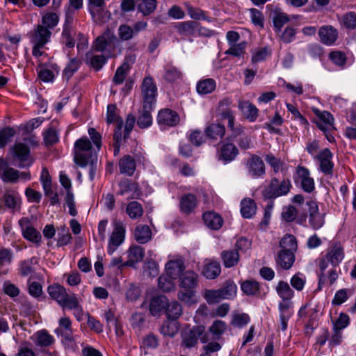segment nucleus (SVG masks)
I'll list each match as a JSON object with an SVG mask.
<instances>
[{
    "mask_svg": "<svg viewBox=\"0 0 356 356\" xmlns=\"http://www.w3.org/2000/svg\"><path fill=\"white\" fill-rule=\"evenodd\" d=\"M175 28L179 35L184 40L192 42L193 38L200 35H210V31L201 27L198 23L194 21H186L178 22Z\"/></svg>",
    "mask_w": 356,
    "mask_h": 356,
    "instance_id": "6",
    "label": "nucleus"
},
{
    "mask_svg": "<svg viewBox=\"0 0 356 356\" xmlns=\"http://www.w3.org/2000/svg\"><path fill=\"white\" fill-rule=\"evenodd\" d=\"M197 204V197L193 194H186L183 195L179 202V208L182 213H190L196 207Z\"/></svg>",
    "mask_w": 356,
    "mask_h": 356,
    "instance_id": "31",
    "label": "nucleus"
},
{
    "mask_svg": "<svg viewBox=\"0 0 356 356\" xmlns=\"http://www.w3.org/2000/svg\"><path fill=\"white\" fill-rule=\"evenodd\" d=\"M292 287L298 291L303 290L306 284V277L301 273H297L292 276L290 280Z\"/></svg>",
    "mask_w": 356,
    "mask_h": 356,
    "instance_id": "62",
    "label": "nucleus"
},
{
    "mask_svg": "<svg viewBox=\"0 0 356 356\" xmlns=\"http://www.w3.org/2000/svg\"><path fill=\"white\" fill-rule=\"evenodd\" d=\"M198 333L194 330L185 331L182 334V346L186 348H192L197 343Z\"/></svg>",
    "mask_w": 356,
    "mask_h": 356,
    "instance_id": "55",
    "label": "nucleus"
},
{
    "mask_svg": "<svg viewBox=\"0 0 356 356\" xmlns=\"http://www.w3.org/2000/svg\"><path fill=\"white\" fill-rule=\"evenodd\" d=\"M216 86V83L213 79H205L200 81L197 83V91L199 94L207 95L212 92Z\"/></svg>",
    "mask_w": 356,
    "mask_h": 356,
    "instance_id": "49",
    "label": "nucleus"
},
{
    "mask_svg": "<svg viewBox=\"0 0 356 356\" xmlns=\"http://www.w3.org/2000/svg\"><path fill=\"white\" fill-rule=\"evenodd\" d=\"M232 103L230 98H224L219 102L218 112L222 119L227 120V127L235 137L242 132V128L241 125L235 126L234 112L229 107Z\"/></svg>",
    "mask_w": 356,
    "mask_h": 356,
    "instance_id": "8",
    "label": "nucleus"
},
{
    "mask_svg": "<svg viewBox=\"0 0 356 356\" xmlns=\"http://www.w3.org/2000/svg\"><path fill=\"white\" fill-rule=\"evenodd\" d=\"M154 108H145V105L143 106L142 111L140 112L137 124L141 129H145L149 127L152 124V117L151 111Z\"/></svg>",
    "mask_w": 356,
    "mask_h": 356,
    "instance_id": "46",
    "label": "nucleus"
},
{
    "mask_svg": "<svg viewBox=\"0 0 356 356\" xmlns=\"http://www.w3.org/2000/svg\"><path fill=\"white\" fill-rule=\"evenodd\" d=\"M22 236L26 240L39 244L41 241L40 233L30 223L27 218H23L19 220Z\"/></svg>",
    "mask_w": 356,
    "mask_h": 356,
    "instance_id": "16",
    "label": "nucleus"
},
{
    "mask_svg": "<svg viewBox=\"0 0 356 356\" xmlns=\"http://www.w3.org/2000/svg\"><path fill=\"white\" fill-rule=\"evenodd\" d=\"M250 321V316L245 313H234L231 324L234 327L241 328L246 325Z\"/></svg>",
    "mask_w": 356,
    "mask_h": 356,
    "instance_id": "61",
    "label": "nucleus"
},
{
    "mask_svg": "<svg viewBox=\"0 0 356 356\" xmlns=\"http://www.w3.org/2000/svg\"><path fill=\"white\" fill-rule=\"evenodd\" d=\"M20 177L19 172L8 165L3 159H0V178L3 182H16Z\"/></svg>",
    "mask_w": 356,
    "mask_h": 356,
    "instance_id": "21",
    "label": "nucleus"
},
{
    "mask_svg": "<svg viewBox=\"0 0 356 356\" xmlns=\"http://www.w3.org/2000/svg\"><path fill=\"white\" fill-rule=\"evenodd\" d=\"M238 108L250 122H254L258 117L259 110L248 101H239Z\"/></svg>",
    "mask_w": 356,
    "mask_h": 356,
    "instance_id": "27",
    "label": "nucleus"
},
{
    "mask_svg": "<svg viewBox=\"0 0 356 356\" xmlns=\"http://www.w3.org/2000/svg\"><path fill=\"white\" fill-rule=\"evenodd\" d=\"M126 213L131 219H137L143 214L142 205L136 202L132 201L127 204L126 207Z\"/></svg>",
    "mask_w": 356,
    "mask_h": 356,
    "instance_id": "53",
    "label": "nucleus"
},
{
    "mask_svg": "<svg viewBox=\"0 0 356 356\" xmlns=\"http://www.w3.org/2000/svg\"><path fill=\"white\" fill-rule=\"evenodd\" d=\"M138 3L137 9L143 16H148L156 10L158 2L156 0H136Z\"/></svg>",
    "mask_w": 356,
    "mask_h": 356,
    "instance_id": "37",
    "label": "nucleus"
},
{
    "mask_svg": "<svg viewBox=\"0 0 356 356\" xmlns=\"http://www.w3.org/2000/svg\"><path fill=\"white\" fill-rule=\"evenodd\" d=\"M238 154V149L234 144L229 142L224 143L220 151V159L225 163L234 161Z\"/></svg>",
    "mask_w": 356,
    "mask_h": 356,
    "instance_id": "24",
    "label": "nucleus"
},
{
    "mask_svg": "<svg viewBox=\"0 0 356 356\" xmlns=\"http://www.w3.org/2000/svg\"><path fill=\"white\" fill-rule=\"evenodd\" d=\"M203 220L205 225L210 229L218 230L223 225L222 217L213 211H207L203 214Z\"/></svg>",
    "mask_w": 356,
    "mask_h": 356,
    "instance_id": "30",
    "label": "nucleus"
},
{
    "mask_svg": "<svg viewBox=\"0 0 356 356\" xmlns=\"http://www.w3.org/2000/svg\"><path fill=\"white\" fill-rule=\"evenodd\" d=\"M134 237L139 243H146L152 238V231L149 226L139 225L135 228Z\"/></svg>",
    "mask_w": 356,
    "mask_h": 356,
    "instance_id": "38",
    "label": "nucleus"
},
{
    "mask_svg": "<svg viewBox=\"0 0 356 356\" xmlns=\"http://www.w3.org/2000/svg\"><path fill=\"white\" fill-rule=\"evenodd\" d=\"M141 89L145 108H154L157 96V88L154 79L151 76L145 77Z\"/></svg>",
    "mask_w": 356,
    "mask_h": 356,
    "instance_id": "9",
    "label": "nucleus"
},
{
    "mask_svg": "<svg viewBox=\"0 0 356 356\" xmlns=\"http://www.w3.org/2000/svg\"><path fill=\"white\" fill-rule=\"evenodd\" d=\"M179 323L175 320L168 319L161 327L160 331L164 336L173 337L179 330Z\"/></svg>",
    "mask_w": 356,
    "mask_h": 356,
    "instance_id": "48",
    "label": "nucleus"
},
{
    "mask_svg": "<svg viewBox=\"0 0 356 356\" xmlns=\"http://www.w3.org/2000/svg\"><path fill=\"white\" fill-rule=\"evenodd\" d=\"M220 257L225 268H232L236 266L240 259L238 252L236 250H224L221 252Z\"/></svg>",
    "mask_w": 356,
    "mask_h": 356,
    "instance_id": "36",
    "label": "nucleus"
},
{
    "mask_svg": "<svg viewBox=\"0 0 356 356\" xmlns=\"http://www.w3.org/2000/svg\"><path fill=\"white\" fill-rule=\"evenodd\" d=\"M165 314L168 319L175 321L182 314V307L177 301L167 303Z\"/></svg>",
    "mask_w": 356,
    "mask_h": 356,
    "instance_id": "50",
    "label": "nucleus"
},
{
    "mask_svg": "<svg viewBox=\"0 0 356 356\" xmlns=\"http://www.w3.org/2000/svg\"><path fill=\"white\" fill-rule=\"evenodd\" d=\"M179 120L177 113L169 108L161 110L157 115V122L161 129L176 126L179 122Z\"/></svg>",
    "mask_w": 356,
    "mask_h": 356,
    "instance_id": "11",
    "label": "nucleus"
},
{
    "mask_svg": "<svg viewBox=\"0 0 356 356\" xmlns=\"http://www.w3.org/2000/svg\"><path fill=\"white\" fill-rule=\"evenodd\" d=\"M295 261L294 253L291 251L281 250L276 258L277 264L283 269L291 268Z\"/></svg>",
    "mask_w": 356,
    "mask_h": 356,
    "instance_id": "34",
    "label": "nucleus"
},
{
    "mask_svg": "<svg viewBox=\"0 0 356 356\" xmlns=\"http://www.w3.org/2000/svg\"><path fill=\"white\" fill-rule=\"evenodd\" d=\"M282 250L294 252L297 248L296 237L291 234L285 235L280 241Z\"/></svg>",
    "mask_w": 356,
    "mask_h": 356,
    "instance_id": "56",
    "label": "nucleus"
},
{
    "mask_svg": "<svg viewBox=\"0 0 356 356\" xmlns=\"http://www.w3.org/2000/svg\"><path fill=\"white\" fill-rule=\"evenodd\" d=\"M33 341L37 346L47 347L53 344L55 341L53 336L49 334L47 330H42L36 332L31 337Z\"/></svg>",
    "mask_w": 356,
    "mask_h": 356,
    "instance_id": "29",
    "label": "nucleus"
},
{
    "mask_svg": "<svg viewBox=\"0 0 356 356\" xmlns=\"http://www.w3.org/2000/svg\"><path fill=\"white\" fill-rule=\"evenodd\" d=\"M136 162L130 155L124 156L119 161V168L122 174L132 176L136 170Z\"/></svg>",
    "mask_w": 356,
    "mask_h": 356,
    "instance_id": "33",
    "label": "nucleus"
},
{
    "mask_svg": "<svg viewBox=\"0 0 356 356\" xmlns=\"http://www.w3.org/2000/svg\"><path fill=\"white\" fill-rule=\"evenodd\" d=\"M221 273L220 263L211 259L204 260L202 274L204 277L209 280H214Z\"/></svg>",
    "mask_w": 356,
    "mask_h": 356,
    "instance_id": "19",
    "label": "nucleus"
},
{
    "mask_svg": "<svg viewBox=\"0 0 356 356\" xmlns=\"http://www.w3.org/2000/svg\"><path fill=\"white\" fill-rule=\"evenodd\" d=\"M223 299H232L236 296L237 286L233 281H227L224 287L220 289Z\"/></svg>",
    "mask_w": 356,
    "mask_h": 356,
    "instance_id": "58",
    "label": "nucleus"
},
{
    "mask_svg": "<svg viewBox=\"0 0 356 356\" xmlns=\"http://www.w3.org/2000/svg\"><path fill=\"white\" fill-rule=\"evenodd\" d=\"M308 206L309 223L314 229H319L325 224V213L319 212L318 204L315 202H310Z\"/></svg>",
    "mask_w": 356,
    "mask_h": 356,
    "instance_id": "17",
    "label": "nucleus"
},
{
    "mask_svg": "<svg viewBox=\"0 0 356 356\" xmlns=\"http://www.w3.org/2000/svg\"><path fill=\"white\" fill-rule=\"evenodd\" d=\"M265 161L272 168L275 173L282 172L285 174L288 170L289 168L286 163L284 160L275 157L271 153L265 156Z\"/></svg>",
    "mask_w": 356,
    "mask_h": 356,
    "instance_id": "28",
    "label": "nucleus"
},
{
    "mask_svg": "<svg viewBox=\"0 0 356 356\" xmlns=\"http://www.w3.org/2000/svg\"><path fill=\"white\" fill-rule=\"evenodd\" d=\"M205 133L211 139H221L225 134V128L222 124L213 123L206 128Z\"/></svg>",
    "mask_w": 356,
    "mask_h": 356,
    "instance_id": "43",
    "label": "nucleus"
},
{
    "mask_svg": "<svg viewBox=\"0 0 356 356\" xmlns=\"http://www.w3.org/2000/svg\"><path fill=\"white\" fill-rule=\"evenodd\" d=\"M296 181L300 182L302 188L307 193H311L315 188L314 179L310 176L309 170L303 166H298L296 168Z\"/></svg>",
    "mask_w": 356,
    "mask_h": 356,
    "instance_id": "15",
    "label": "nucleus"
},
{
    "mask_svg": "<svg viewBox=\"0 0 356 356\" xmlns=\"http://www.w3.org/2000/svg\"><path fill=\"white\" fill-rule=\"evenodd\" d=\"M333 154L327 149L321 150L315 157L319 165V170L325 175H331L333 172L334 163L332 161Z\"/></svg>",
    "mask_w": 356,
    "mask_h": 356,
    "instance_id": "13",
    "label": "nucleus"
},
{
    "mask_svg": "<svg viewBox=\"0 0 356 356\" xmlns=\"http://www.w3.org/2000/svg\"><path fill=\"white\" fill-rule=\"evenodd\" d=\"M163 76L165 81L172 83L181 81L183 74L178 67L170 63H168L163 67Z\"/></svg>",
    "mask_w": 356,
    "mask_h": 356,
    "instance_id": "26",
    "label": "nucleus"
},
{
    "mask_svg": "<svg viewBox=\"0 0 356 356\" xmlns=\"http://www.w3.org/2000/svg\"><path fill=\"white\" fill-rule=\"evenodd\" d=\"M275 289L282 301H291L294 296V291L286 282L280 281Z\"/></svg>",
    "mask_w": 356,
    "mask_h": 356,
    "instance_id": "41",
    "label": "nucleus"
},
{
    "mask_svg": "<svg viewBox=\"0 0 356 356\" xmlns=\"http://www.w3.org/2000/svg\"><path fill=\"white\" fill-rule=\"evenodd\" d=\"M51 35V31L38 24L29 33V37L32 45V54L39 61L40 57L47 56L45 45L50 42Z\"/></svg>",
    "mask_w": 356,
    "mask_h": 356,
    "instance_id": "3",
    "label": "nucleus"
},
{
    "mask_svg": "<svg viewBox=\"0 0 356 356\" xmlns=\"http://www.w3.org/2000/svg\"><path fill=\"white\" fill-rule=\"evenodd\" d=\"M43 138L47 145H51L58 142L59 136L54 128L50 127L44 131Z\"/></svg>",
    "mask_w": 356,
    "mask_h": 356,
    "instance_id": "64",
    "label": "nucleus"
},
{
    "mask_svg": "<svg viewBox=\"0 0 356 356\" xmlns=\"http://www.w3.org/2000/svg\"><path fill=\"white\" fill-rule=\"evenodd\" d=\"M186 291H179L177 293V298L178 299L188 305H191L193 304H195L197 302V300L195 297V289H185Z\"/></svg>",
    "mask_w": 356,
    "mask_h": 356,
    "instance_id": "60",
    "label": "nucleus"
},
{
    "mask_svg": "<svg viewBox=\"0 0 356 356\" xmlns=\"http://www.w3.org/2000/svg\"><path fill=\"white\" fill-rule=\"evenodd\" d=\"M198 284V275L193 270H186L179 277V286L184 289H195Z\"/></svg>",
    "mask_w": 356,
    "mask_h": 356,
    "instance_id": "23",
    "label": "nucleus"
},
{
    "mask_svg": "<svg viewBox=\"0 0 356 356\" xmlns=\"http://www.w3.org/2000/svg\"><path fill=\"white\" fill-rule=\"evenodd\" d=\"M128 260L126 265L134 266L136 264L141 261L144 257V249L138 245L131 246L127 251Z\"/></svg>",
    "mask_w": 356,
    "mask_h": 356,
    "instance_id": "32",
    "label": "nucleus"
},
{
    "mask_svg": "<svg viewBox=\"0 0 356 356\" xmlns=\"http://www.w3.org/2000/svg\"><path fill=\"white\" fill-rule=\"evenodd\" d=\"M58 22L59 17L56 13L52 12H47L42 15L40 23L38 25L43 26L44 29H49V31H51V29L57 26Z\"/></svg>",
    "mask_w": 356,
    "mask_h": 356,
    "instance_id": "40",
    "label": "nucleus"
},
{
    "mask_svg": "<svg viewBox=\"0 0 356 356\" xmlns=\"http://www.w3.org/2000/svg\"><path fill=\"white\" fill-rule=\"evenodd\" d=\"M326 257L333 266H337L344 258L343 250L340 245H335L327 253Z\"/></svg>",
    "mask_w": 356,
    "mask_h": 356,
    "instance_id": "45",
    "label": "nucleus"
},
{
    "mask_svg": "<svg viewBox=\"0 0 356 356\" xmlns=\"http://www.w3.org/2000/svg\"><path fill=\"white\" fill-rule=\"evenodd\" d=\"M292 187L291 181L288 179L279 180L272 178L270 183L264 188L262 195L265 199L273 200L278 197L287 195Z\"/></svg>",
    "mask_w": 356,
    "mask_h": 356,
    "instance_id": "5",
    "label": "nucleus"
},
{
    "mask_svg": "<svg viewBox=\"0 0 356 356\" xmlns=\"http://www.w3.org/2000/svg\"><path fill=\"white\" fill-rule=\"evenodd\" d=\"M113 227V229L108 237L107 246V252L110 255H112L124 243L126 235V228L122 221L114 220Z\"/></svg>",
    "mask_w": 356,
    "mask_h": 356,
    "instance_id": "7",
    "label": "nucleus"
},
{
    "mask_svg": "<svg viewBox=\"0 0 356 356\" xmlns=\"http://www.w3.org/2000/svg\"><path fill=\"white\" fill-rule=\"evenodd\" d=\"M227 325L222 320L214 321L209 328V332L213 336L214 339H218L226 332Z\"/></svg>",
    "mask_w": 356,
    "mask_h": 356,
    "instance_id": "52",
    "label": "nucleus"
},
{
    "mask_svg": "<svg viewBox=\"0 0 356 356\" xmlns=\"http://www.w3.org/2000/svg\"><path fill=\"white\" fill-rule=\"evenodd\" d=\"M129 193H131L132 198L138 197L141 195L138 184L129 179L121 181L119 183L118 194L124 195Z\"/></svg>",
    "mask_w": 356,
    "mask_h": 356,
    "instance_id": "25",
    "label": "nucleus"
},
{
    "mask_svg": "<svg viewBox=\"0 0 356 356\" xmlns=\"http://www.w3.org/2000/svg\"><path fill=\"white\" fill-rule=\"evenodd\" d=\"M314 113L318 117V120L316 124L321 130L325 131L329 127L332 126L334 118L330 113L325 111H321L318 109L314 110Z\"/></svg>",
    "mask_w": 356,
    "mask_h": 356,
    "instance_id": "35",
    "label": "nucleus"
},
{
    "mask_svg": "<svg viewBox=\"0 0 356 356\" xmlns=\"http://www.w3.org/2000/svg\"><path fill=\"white\" fill-rule=\"evenodd\" d=\"M168 299L164 296L154 297L149 303V311L152 315H159L163 309L167 305Z\"/></svg>",
    "mask_w": 356,
    "mask_h": 356,
    "instance_id": "42",
    "label": "nucleus"
},
{
    "mask_svg": "<svg viewBox=\"0 0 356 356\" xmlns=\"http://www.w3.org/2000/svg\"><path fill=\"white\" fill-rule=\"evenodd\" d=\"M257 211V204L255 202L250 198H245L241 202V213L245 218H250L255 215Z\"/></svg>",
    "mask_w": 356,
    "mask_h": 356,
    "instance_id": "39",
    "label": "nucleus"
},
{
    "mask_svg": "<svg viewBox=\"0 0 356 356\" xmlns=\"http://www.w3.org/2000/svg\"><path fill=\"white\" fill-rule=\"evenodd\" d=\"M120 45L119 40L114 33L110 30L105 31L97 37L93 43L95 50L104 53L105 55L97 54L94 51L88 52L86 55V61L95 70H99L106 63L107 58L116 56L120 54L117 49Z\"/></svg>",
    "mask_w": 356,
    "mask_h": 356,
    "instance_id": "1",
    "label": "nucleus"
},
{
    "mask_svg": "<svg viewBox=\"0 0 356 356\" xmlns=\"http://www.w3.org/2000/svg\"><path fill=\"white\" fill-rule=\"evenodd\" d=\"M38 76L44 82H51L59 73V67L55 63L38 66Z\"/></svg>",
    "mask_w": 356,
    "mask_h": 356,
    "instance_id": "20",
    "label": "nucleus"
},
{
    "mask_svg": "<svg viewBox=\"0 0 356 356\" xmlns=\"http://www.w3.org/2000/svg\"><path fill=\"white\" fill-rule=\"evenodd\" d=\"M242 291L248 296H254L259 291V284L254 280H246L241 283Z\"/></svg>",
    "mask_w": 356,
    "mask_h": 356,
    "instance_id": "57",
    "label": "nucleus"
},
{
    "mask_svg": "<svg viewBox=\"0 0 356 356\" xmlns=\"http://www.w3.org/2000/svg\"><path fill=\"white\" fill-rule=\"evenodd\" d=\"M106 121L108 124L115 123L119 130L123 127V120L120 118L118 113V109L115 105L108 104L106 112Z\"/></svg>",
    "mask_w": 356,
    "mask_h": 356,
    "instance_id": "44",
    "label": "nucleus"
},
{
    "mask_svg": "<svg viewBox=\"0 0 356 356\" xmlns=\"http://www.w3.org/2000/svg\"><path fill=\"white\" fill-rule=\"evenodd\" d=\"M5 205L8 209H15L21 202L19 194L15 191H6L3 195Z\"/></svg>",
    "mask_w": 356,
    "mask_h": 356,
    "instance_id": "47",
    "label": "nucleus"
},
{
    "mask_svg": "<svg viewBox=\"0 0 356 356\" xmlns=\"http://www.w3.org/2000/svg\"><path fill=\"white\" fill-rule=\"evenodd\" d=\"M320 40L324 44L332 45L338 38V31L330 25L321 26L318 30Z\"/></svg>",
    "mask_w": 356,
    "mask_h": 356,
    "instance_id": "22",
    "label": "nucleus"
},
{
    "mask_svg": "<svg viewBox=\"0 0 356 356\" xmlns=\"http://www.w3.org/2000/svg\"><path fill=\"white\" fill-rule=\"evenodd\" d=\"M353 291L350 289H341L336 291L332 300V305L339 306L346 302L352 296Z\"/></svg>",
    "mask_w": 356,
    "mask_h": 356,
    "instance_id": "51",
    "label": "nucleus"
},
{
    "mask_svg": "<svg viewBox=\"0 0 356 356\" xmlns=\"http://www.w3.org/2000/svg\"><path fill=\"white\" fill-rule=\"evenodd\" d=\"M176 280L168 276L167 274L163 275L158 279L159 288L164 292L173 291L175 289V280Z\"/></svg>",
    "mask_w": 356,
    "mask_h": 356,
    "instance_id": "54",
    "label": "nucleus"
},
{
    "mask_svg": "<svg viewBox=\"0 0 356 356\" xmlns=\"http://www.w3.org/2000/svg\"><path fill=\"white\" fill-rule=\"evenodd\" d=\"M74 161L79 166L84 168L89 165V177L93 180L96 173L95 161H97L95 150L92 149L91 142L83 136L78 139L74 146Z\"/></svg>",
    "mask_w": 356,
    "mask_h": 356,
    "instance_id": "2",
    "label": "nucleus"
},
{
    "mask_svg": "<svg viewBox=\"0 0 356 356\" xmlns=\"http://www.w3.org/2000/svg\"><path fill=\"white\" fill-rule=\"evenodd\" d=\"M184 270V261L180 256L172 257L165 265V274L172 279L179 278Z\"/></svg>",
    "mask_w": 356,
    "mask_h": 356,
    "instance_id": "12",
    "label": "nucleus"
},
{
    "mask_svg": "<svg viewBox=\"0 0 356 356\" xmlns=\"http://www.w3.org/2000/svg\"><path fill=\"white\" fill-rule=\"evenodd\" d=\"M13 155L19 162L20 168H26L32 165L33 159L30 155L29 148L23 143H16L13 147Z\"/></svg>",
    "mask_w": 356,
    "mask_h": 356,
    "instance_id": "10",
    "label": "nucleus"
},
{
    "mask_svg": "<svg viewBox=\"0 0 356 356\" xmlns=\"http://www.w3.org/2000/svg\"><path fill=\"white\" fill-rule=\"evenodd\" d=\"M49 296L56 300L63 309L71 310H81L79 300L76 295L67 293L66 289L58 284L50 285L47 289Z\"/></svg>",
    "mask_w": 356,
    "mask_h": 356,
    "instance_id": "4",
    "label": "nucleus"
},
{
    "mask_svg": "<svg viewBox=\"0 0 356 356\" xmlns=\"http://www.w3.org/2000/svg\"><path fill=\"white\" fill-rule=\"evenodd\" d=\"M246 168L249 176L253 179L262 178L266 173L265 165L262 159L252 155L247 161Z\"/></svg>",
    "mask_w": 356,
    "mask_h": 356,
    "instance_id": "14",
    "label": "nucleus"
},
{
    "mask_svg": "<svg viewBox=\"0 0 356 356\" xmlns=\"http://www.w3.org/2000/svg\"><path fill=\"white\" fill-rule=\"evenodd\" d=\"M204 298L208 304H216L223 300L220 289L206 290L204 293Z\"/></svg>",
    "mask_w": 356,
    "mask_h": 356,
    "instance_id": "63",
    "label": "nucleus"
},
{
    "mask_svg": "<svg viewBox=\"0 0 356 356\" xmlns=\"http://www.w3.org/2000/svg\"><path fill=\"white\" fill-rule=\"evenodd\" d=\"M281 329L285 331L288 327V321L293 314V303L291 301H280L278 305Z\"/></svg>",
    "mask_w": 356,
    "mask_h": 356,
    "instance_id": "18",
    "label": "nucleus"
},
{
    "mask_svg": "<svg viewBox=\"0 0 356 356\" xmlns=\"http://www.w3.org/2000/svg\"><path fill=\"white\" fill-rule=\"evenodd\" d=\"M105 8L104 0H89L88 9L90 15L94 19H99V14Z\"/></svg>",
    "mask_w": 356,
    "mask_h": 356,
    "instance_id": "59",
    "label": "nucleus"
}]
</instances>
